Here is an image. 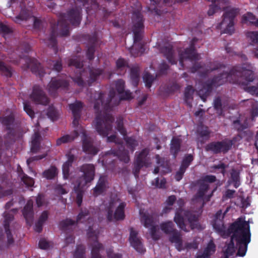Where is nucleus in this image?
<instances>
[{
  "label": "nucleus",
  "mask_w": 258,
  "mask_h": 258,
  "mask_svg": "<svg viewBox=\"0 0 258 258\" xmlns=\"http://www.w3.org/2000/svg\"><path fill=\"white\" fill-rule=\"evenodd\" d=\"M195 54V52L194 51L191 50V52H188V51H186L185 52V54H180V58H179V61L180 63L181 64L182 61L186 58H192V55Z\"/></svg>",
  "instance_id": "nucleus-26"
},
{
  "label": "nucleus",
  "mask_w": 258,
  "mask_h": 258,
  "mask_svg": "<svg viewBox=\"0 0 258 258\" xmlns=\"http://www.w3.org/2000/svg\"><path fill=\"white\" fill-rule=\"evenodd\" d=\"M241 22L243 24H253L258 26V20L251 13H247L242 17Z\"/></svg>",
  "instance_id": "nucleus-14"
},
{
  "label": "nucleus",
  "mask_w": 258,
  "mask_h": 258,
  "mask_svg": "<svg viewBox=\"0 0 258 258\" xmlns=\"http://www.w3.org/2000/svg\"><path fill=\"white\" fill-rule=\"evenodd\" d=\"M213 227L215 229H217L219 231H221L223 230V224L221 221H216L215 223L213 225Z\"/></svg>",
  "instance_id": "nucleus-35"
},
{
  "label": "nucleus",
  "mask_w": 258,
  "mask_h": 258,
  "mask_svg": "<svg viewBox=\"0 0 258 258\" xmlns=\"http://www.w3.org/2000/svg\"><path fill=\"white\" fill-rule=\"evenodd\" d=\"M125 205L117 198L111 201L108 207L107 217L109 220H118L124 218V211Z\"/></svg>",
  "instance_id": "nucleus-2"
},
{
  "label": "nucleus",
  "mask_w": 258,
  "mask_h": 258,
  "mask_svg": "<svg viewBox=\"0 0 258 258\" xmlns=\"http://www.w3.org/2000/svg\"><path fill=\"white\" fill-rule=\"evenodd\" d=\"M236 12L233 9L227 10L224 14L222 22L218 25L222 32L232 34L234 31L233 19L236 15Z\"/></svg>",
  "instance_id": "nucleus-4"
},
{
  "label": "nucleus",
  "mask_w": 258,
  "mask_h": 258,
  "mask_svg": "<svg viewBox=\"0 0 258 258\" xmlns=\"http://www.w3.org/2000/svg\"><path fill=\"white\" fill-rule=\"evenodd\" d=\"M107 256L110 258H117L119 256L114 255L112 254V252L111 250H109L107 252Z\"/></svg>",
  "instance_id": "nucleus-50"
},
{
  "label": "nucleus",
  "mask_w": 258,
  "mask_h": 258,
  "mask_svg": "<svg viewBox=\"0 0 258 258\" xmlns=\"http://www.w3.org/2000/svg\"><path fill=\"white\" fill-rule=\"evenodd\" d=\"M104 130H101L99 126L97 127V132L99 134L102 136L107 137V141L109 142L115 141V136L114 135L111 134V126L109 124H105Z\"/></svg>",
  "instance_id": "nucleus-11"
},
{
  "label": "nucleus",
  "mask_w": 258,
  "mask_h": 258,
  "mask_svg": "<svg viewBox=\"0 0 258 258\" xmlns=\"http://www.w3.org/2000/svg\"><path fill=\"white\" fill-rule=\"evenodd\" d=\"M47 115L52 120H55L57 116V113L53 107L49 108Z\"/></svg>",
  "instance_id": "nucleus-28"
},
{
  "label": "nucleus",
  "mask_w": 258,
  "mask_h": 258,
  "mask_svg": "<svg viewBox=\"0 0 258 258\" xmlns=\"http://www.w3.org/2000/svg\"><path fill=\"white\" fill-rule=\"evenodd\" d=\"M215 107L217 108L218 106V104H217L216 103H215Z\"/></svg>",
  "instance_id": "nucleus-58"
},
{
  "label": "nucleus",
  "mask_w": 258,
  "mask_h": 258,
  "mask_svg": "<svg viewBox=\"0 0 258 258\" xmlns=\"http://www.w3.org/2000/svg\"><path fill=\"white\" fill-rule=\"evenodd\" d=\"M161 230L165 233L170 232L172 230V223L170 222L162 223Z\"/></svg>",
  "instance_id": "nucleus-23"
},
{
  "label": "nucleus",
  "mask_w": 258,
  "mask_h": 258,
  "mask_svg": "<svg viewBox=\"0 0 258 258\" xmlns=\"http://www.w3.org/2000/svg\"><path fill=\"white\" fill-rule=\"evenodd\" d=\"M23 182L26 185L29 186H32L34 184L33 179L29 177H26L23 179Z\"/></svg>",
  "instance_id": "nucleus-37"
},
{
  "label": "nucleus",
  "mask_w": 258,
  "mask_h": 258,
  "mask_svg": "<svg viewBox=\"0 0 258 258\" xmlns=\"http://www.w3.org/2000/svg\"><path fill=\"white\" fill-rule=\"evenodd\" d=\"M38 139H39V135H38V134H37V133L35 134L34 136L33 137L32 140L31 150L33 151H35V148L37 146Z\"/></svg>",
  "instance_id": "nucleus-33"
},
{
  "label": "nucleus",
  "mask_w": 258,
  "mask_h": 258,
  "mask_svg": "<svg viewBox=\"0 0 258 258\" xmlns=\"http://www.w3.org/2000/svg\"><path fill=\"white\" fill-rule=\"evenodd\" d=\"M192 160V157L189 155L186 156L182 161L181 167L185 169V168L188 166L190 162Z\"/></svg>",
  "instance_id": "nucleus-31"
},
{
  "label": "nucleus",
  "mask_w": 258,
  "mask_h": 258,
  "mask_svg": "<svg viewBox=\"0 0 258 258\" xmlns=\"http://www.w3.org/2000/svg\"><path fill=\"white\" fill-rule=\"evenodd\" d=\"M53 82H51V85H53Z\"/></svg>",
  "instance_id": "nucleus-63"
},
{
  "label": "nucleus",
  "mask_w": 258,
  "mask_h": 258,
  "mask_svg": "<svg viewBox=\"0 0 258 258\" xmlns=\"http://www.w3.org/2000/svg\"><path fill=\"white\" fill-rule=\"evenodd\" d=\"M194 93V90L191 86H188L185 90L184 93L185 98L186 100L189 99L191 98L192 94Z\"/></svg>",
  "instance_id": "nucleus-29"
},
{
  "label": "nucleus",
  "mask_w": 258,
  "mask_h": 258,
  "mask_svg": "<svg viewBox=\"0 0 258 258\" xmlns=\"http://www.w3.org/2000/svg\"><path fill=\"white\" fill-rule=\"evenodd\" d=\"M141 222L146 227H150V232L153 239H157L159 236L160 229L152 225V218L148 215H144L142 217Z\"/></svg>",
  "instance_id": "nucleus-7"
},
{
  "label": "nucleus",
  "mask_w": 258,
  "mask_h": 258,
  "mask_svg": "<svg viewBox=\"0 0 258 258\" xmlns=\"http://www.w3.org/2000/svg\"><path fill=\"white\" fill-rule=\"evenodd\" d=\"M209 148L214 152H224L228 149L225 147L224 144L221 143L212 144L209 146Z\"/></svg>",
  "instance_id": "nucleus-16"
},
{
  "label": "nucleus",
  "mask_w": 258,
  "mask_h": 258,
  "mask_svg": "<svg viewBox=\"0 0 258 258\" xmlns=\"http://www.w3.org/2000/svg\"><path fill=\"white\" fill-rule=\"evenodd\" d=\"M215 177L214 176L209 175L205 176L202 181H200V189L199 192V196L201 198H204L205 191L208 188L209 182L211 183L214 181Z\"/></svg>",
  "instance_id": "nucleus-10"
},
{
  "label": "nucleus",
  "mask_w": 258,
  "mask_h": 258,
  "mask_svg": "<svg viewBox=\"0 0 258 258\" xmlns=\"http://www.w3.org/2000/svg\"><path fill=\"white\" fill-rule=\"evenodd\" d=\"M74 65L76 66V67H79V66L77 65V64H74Z\"/></svg>",
  "instance_id": "nucleus-60"
},
{
  "label": "nucleus",
  "mask_w": 258,
  "mask_h": 258,
  "mask_svg": "<svg viewBox=\"0 0 258 258\" xmlns=\"http://www.w3.org/2000/svg\"><path fill=\"white\" fill-rule=\"evenodd\" d=\"M19 17H17L16 18V22H19Z\"/></svg>",
  "instance_id": "nucleus-56"
},
{
  "label": "nucleus",
  "mask_w": 258,
  "mask_h": 258,
  "mask_svg": "<svg viewBox=\"0 0 258 258\" xmlns=\"http://www.w3.org/2000/svg\"><path fill=\"white\" fill-rule=\"evenodd\" d=\"M117 91L121 94L120 97L124 99H130L132 98V94L127 91H123L124 82L119 80L117 82Z\"/></svg>",
  "instance_id": "nucleus-13"
},
{
  "label": "nucleus",
  "mask_w": 258,
  "mask_h": 258,
  "mask_svg": "<svg viewBox=\"0 0 258 258\" xmlns=\"http://www.w3.org/2000/svg\"><path fill=\"white\" fill-rule=\"evenodd\" d=\"M43 200V197L39 196L36 199V203L38 206L41 205V201Z\"/></svg>",
  "instance_id": "nucleus-49"
},
{
  "label": "nucleus",
  "mask_w": 258,
  "mask_h": 258,
  "mask_svg": "<svg viewBox=\"0 0 258 258\" xmlns=\"http://www.w3.org/2000/svg\"><path fill=\"white\" fill-rule=\"evenodd\" d=\"M252 114L253 116H258V103H256L255 107L252 109Z\"/></svg>",
  "instance_id": "nucleus-45"
},
{
  "label": "nucleus",
  "mask_w": 258,
  "mask_h": 258,
  "mask_svg": "<svg viewBox=\"0 0 258 258\" xmlns=\"http://www.w3.org/2000/svg\"><path fill=\"white\" fill-rule=\"evenodd\" d=\"M32 99L37 103L45 104L47 103V98L39 88L34 89L31 96Z\"/></svg>",
  "instance_id": "nucleus-9"
},
{
  "label": "nucleus",
  "mask_w": 258,
  "mask_h": 258,
  "mask_svg": "<svg viewBox=\"0 0 258 258\" xmlns=\"http://www.w3.org/2000/svg\"><path fill=\"white\" fill-rule=\"evenodd\" d=\"M137 232L133 229H130V235L129 237V241L131 245L138 252H143L144 249L142 245L141 239L137 236Z\"/></svg>",
  "instance_id": "nucleus-8"
},
{
  "label": "nucleus",
  "mask_w": 258,
  "mask_h": 258,
  "mask_svg": "<svg viewBox=\"0 0 258 258\" xmlns=\"http://www.w3.org/2000/svg\"><path fill=\"white\" fill-rule=\"evenodd\" d=\"M247 37L256 51L255 55L258 58V32L251 31L247 34Z\"/></svg>",
  "instance_id": "nucleus-12"
},
{
  "label": "nucleus",
  "mask_w": 258,
  "mask_h": 258,
  "mask_svg": "<svg viewBox=\"0 0 258 258\" xmlns=\"http://www.w3.org/2000/svg\"><path fill=\"white\" fill-rule=\"evenodd\" d=\"M24 108L26 113L32 118L34 116V113L33 110L31 109L30 106L29 105L24 104Z\"/></svg>",
  "instance_id": "nucleus-34"
},
{
  "label": "nucleus",
  "mask_w": 258,
  "mask_h": 258,
  "mask_svg": "<svg viewBox=\"0 0 258 258\" xmlns=\"http://www.w3.org/2000/svg\"><path fill=\"white\" fill-rule=\"evenodd\" d=\"M184 170L185 169L181 167L180 170L176 173L175 175V178L177 181H179L181 179Z\"/></svg>",
  "instance_id": "nucleus-38"
},
{
  "label": "nucleus",
  "mask_w": 258,
  "mask_h": 258,
  "mask_svg": "<svg viewBox=\"0 0 258 258\" xmlns=\"http://www.w3.org/2000/svg\"><path fill=\"white\" fill-rule=\"evenodd\" d=\"M175 200V198L174 196H170L168 198V199L166 201V203L168 206H171L173 204V202Z\"/></svg>",
  "instance_id": "nucleus-39"
},
{
  "label": "nucleus",
  "mask_w": 258,
  "mask_h": 258,
  "mask_svg": "<svg viewBox=\"0 0 258 258\" xmlns=\"http://www.w3.org/2000/svg\"><path fill=\"white\" fill-rule=\"evenodd\" d=\"M45 155H44V156H42V157H39V158H38V159H40L43 158V157H45Z\"/></svg>",
  "instance_id": "nucleus-57"
},
{
  "label": "nucleus",
  "mask_w": 258,
  "mask_h": 258,
  "mask_svg": "<svg viewBox=\"0 0 258 258\" xmlns=\"http://www.w3.org/2000/svg\"><path fill=\"white\" fill-rule=\"evenodd\" d=\"M39 246L41 249H47L52 246V244L46 240L42 239L40 240Z\"/></svg>",
  "instance_id": "nucleus-24"
},
{
  "label": "nucleus",
  "mask_w": 258,
  "mask_h": 258,
  "mask_svg": "<svg viewBox=\"0 0 258 258\" xmlns=\"http://www.w3.org/2000/svg\"><path fill=\"white\" fill-rule=\"evenodd\" d=\"M118 130L122 135H124V130L122 127V123H119L118 125Z\"/></svg>",
  "instance_id": "nucleus-48"
},
{
  "label": "nucleus",
  "mask_w": 258,
  "mask_h": 258,
  "mask_svg": "<svg viewBox=\"0 0 258 258\" xmlns=\"http://www.w3.org/2000/svg\"><path fill=\"white\" fill-rule=\"evenodd\" d=\"M125 63L124 59L122 58L118 59L116 61V65L118 68H120L123 66Z\"/></svg>",
  "instance_id": "nucleus-42"
},
{
  "label": "nucleus",
  "mask_w": 258,
  "mask_h": 258,
  "mask_svg": "<svg viewBox=\"0 0 258 258\" xmlns=\"http://www.w3.org/2000/svg\"><path fill=\"white\" fill-rule=\"evenodd\" d=\"M30 20L33 22L35 27H37L38 26L39 20L37 19L35 17H32L30 18Z\"/></svg>",
  "instance_id": "nucleus-46"
},
{
  "label": "nucleus",
  "mask_w": 258,
  "mask_h": 258,
  "mask_svg": "<svg viewBox=\"0 0 258 258\" xmlns=\"http://www.w3.org/2000/svg\"><path fill=\"white\" fill-rule=\"evenodd\" d=\"M164 211L165 213H166L167 211H166V208H165V209H164Z\"/></svg>",
  "instance_id": "nucleus-59"
},
{
  "label": "nucleus",
  "mask_w": 258,
  "mask_h": 258,
  "mask_svg": "<svg viewBox=\"0 0 258 258\" xmlns=\"http://www.w3.org/2000/svg\"><path fill=\"white\" fill-rule=\"evenodd\" d=\"M57 173V169L54 167H52L44 172V176L47 179H51Z\"/></svg>",
  "instance_id": "nucleus-18"
},
{
  "label": "nucleus",
  "mask_w": 258,
  "mask_h": 258,
  "mask_svg": "<svg viewBox=\"0 0 258 258\" xmlns=\"http://www.w3.org/2000/svg\"><path fill=\"white\" fill-rule=\"evenodd\" d=\"M47 218V213L46 212H43L40 219H39V222L40 223H42L43 222H44V221H45Z\"/></svg>",
  "instance_id": "nucleus-43"
},
{
  "label": "nucleus",
  "mask_w": 258,
  "mask_h": 258,
  "mask_svg": "<svg viewBox=\"0 0 258 258\" xmlns=\"http://www.w3.org/2000/svg\"><path fill=\"white\" fill-rule=\"evenodd\" d=\"M82 104L80 102H76L74 104L70 105V108L72 110L74 114H76L77 112L81 108Z\"/></svg>",
  "instance_id": "nucleus-27"
},
{
  "label": "nucleus",
  "mask_w": 258,
  "mask_h": 258,
  "mask_svg": "<svg viewBox=\"0 0 258 258\" xmlns=\"http://www.w3.org/2000/svg\"><path fill=\"white\" fill-rule=\"evenodd\" d=\"M102 185H101V184L100 183L97 185V186L94 188V191L96 195L99 194L100 192H101L102 191Z\"/></svg>",
  "instance_id": "nucleus-40"
},
{
  "label": "nucleus",
  "mask_w": 258,
  "mask_h": 258,
  "mask_svg": "<svg viewBox=\"0 0 258 258\" xmlns=\"http://www.w3.org/2000/svg\"><path fill=\"white\" fill-rule=\"evenodd\" d=\"M156 162L159 165L156 168H155L154 172L155 173H158L160 172L162 174L167 172L169 171L168 168H165L162 164H160V160L159 156H156L155 157Z\"/></svg>",
  "instance_id": "nucleus-15"
},
{
  "label": "nucleus",
  "mask_w": 258,
  "mask_h": 258,
  "mask_svg": "<svg viewBox=\"0 0 258 258\" xmlns=\"http://www.w3.org/2000/svg\"><path fill=\"white\" fill-rule=\"evenodd\" d=\"M27 19V18L23 17V18H21V19Z\"/></svg>",
  "instance_id": "nucleus-62"
},
{
  "label": "nucleus",
  "mask_w": 258,
  "mask_h": 258,
  "mask_svg": "<svg viewBox=\"0 0 258 258\" xmlns=\"http://www.w3.org/2000/svg\"><path fill=\"white\" fill-rule=\"evenodd\" d=\"M183 216L188 218V222L190 224L191 229H195L198 227V217L195 215L192 216L191 214H190L189 215L188 213L185 212L182 210H180L176 213L174 217V221L175 223L177 224L180 229L185 231H188V229L184 227L185 218L183 217Z\"/></svg>",
  "instance_id": "nucleus-3"
},
{
  "label": "nucleus",
  "mask_w": 258,
  "mask_h": 258,
  "mask_svg": "<svg viewBox=\"0 0 258 258\" xmlns=\"http://www.w3.org/2000/svg\"><path fill=\"white\" fill-rule=\"evenodd\" d=\"M238 186V184L237 183V182H236L235 183H234V186L237 187V186Z\"/></svg>",
  "instance_id": "nucleus-54"
},
{
  "label": "nucleus",
  "mask_w": 258,
  "mask_h": 258,
  "mask_svg": "<svg viewBox=\"0 0 258 258\" xmlns=\"http://www.w3.org/2000/svg\"><path fill=\"white\" fill-rule=\"evenodd\" d=\"M249 222L241 217L232 225L233 234L229 243L225 245L223 249L226 258L234 255L241 257L245 255L247 244L250 241Z\"/></svg>",
  "instance_id": "nucleus-1"
},
{
  "label": "nucleus",
  "mask_w": 258,
  "mask_h": 258,
  "mask_svg": "<svg viewBox=\"0 0 258 258\" xmlns=\"http://www.w3.org/2000/svg\"><path fill=\"white\" fill-rule=\"evenodd\" d=\"M32 202L31 201H28L23 211V215L27 221H28V219L32 216Z\"/></svg>",
  "instance_id": "nucleus-17"
},
{
  "label": "nucleus",
  "mask_w": 258,
  "mask_h": 258,
  "mask_svg": "<svg viewBox=\"0 0 258 258\" xmlns=\"http://www.w3.org/2000/svg\"><path fill=\"white\" fill-rule=\"evenodd\" d=\"M165 184V180L163 179L160 180V183L159 182V179H157L156 180V185L157 187L162 188L164 186V185Z\"/></svg>",
  "instance_id": "nucleus-41"
},
{
  "label": "nucleus",
  "mask_w": 258,
  "mask_h": 258,
  "mask_svg": "<svg viewBox=\"0 0 258 258\" xmlns=\"http://www.w3.org/2000/svg\"><path fill=\"white\" fill-rule=\"evenodd\" d=\"M83 174L82 177L80 179L78 183V190L79 188L83 187L88 182L92 181L94 176V167L92 165H85L83 167Z\"/></svg>",
  "instance_id": "nucleus-5"
},
{
  "label": "nucleus",
  "mask_w": 258,
  "mask_h": 258,
  "mask_svg": "<svg viewBox=\"0 0 258 258\" xmlns=\"http://www.w3.org/2000/svg\"><path fill=\"white\" fill-rule=\"evenodd\" d=\"M54 68L55 70H56L57 71H59L61 68L60 64L57 62V64L54 66Z\"/></svg>",
  "instance_id": "nucleus-53"
},
{
  "label": "nucleus",
  "mask_w": 258,
  "mask_h": 258,
  "mask_svg": "<svg viewBox=\"0 0 258 258\" xmlns=\"http://www.w3.org/2000/svg\"><path fill=\"white\" fill-rule=\"evenodd\" d=\"M0 70L2 71L6 72L5 75L6 76H10L11 75V72L9 69L7 68L4 63L0 62Z\"/></svg>",
  "instance_id": "nucleus-36"
},
{
  "label": "nucleus",
  "mask_w": 258,
  "mask_h": 258,
  "mask_svg": "<svg viewBox=\"0 0 258 258\" xmlns=\"http://www.w3.org/2000/svg\"><path fill=\"white\" fill-rule=\"evenodd\" d=\"M75 138L74 136H70L69 135H66L63 136L62 137L58 139L57 141V144L60 145L62 143H65L67 142H71Z\"/></svg>",
  "instance_id": "nucleus-22"
},
{
  "label": "nucleus",
  "mask_w": 258,
  "mask_h": 258,
  "mask_svg": "<svg viewBox=\"0 0 258 258\" xmlns=\"http://www.w3.org/2000/svg\"><path fill=\"white\" fill-rule=\"evenodd\" d=\"M102 245L98 243H96L92 249V253L94 256H98L103 251Z\"/></svg>",
  "instance_id": "nucleus-19"
},
{
  "label": "nucleus",
  "mask_w": 258,
  "mask_h": 258,
  "mask_svg": "<svg viewBox=\"0 0 258 258\" xmlns=\"http://www.w3.org/2000/svg\"><path fill=\"white\" fill-rule=\"evenodd\" d=\"M77 203L78 205H80L82 203V199L79 195H78L77 197Z\"/></svg>",
  "instance_id": "nucleus-52"
},
{
  "label": "nucleus",
  "mask_w": 258,
  "mask_h": 258,
  "mask_svg": "<svg viewBox=\"0 0 258 258\" xmlns=\"http://www.w3.org/2000/svg\"><path fill=\"white\" fill-rule=\"evenodd\" d=\"M143 79L144 80L145 83H146V85L148 87H150L151 86V83L153 81V78L152 76L150 75H145L143 77Z\"/></svg>",
  "instance_id": "nucleus-32"
},
{
  "label": "nucleus",
  "mask_w": 258,
  "mask_h": 258,
  "mask_svg": "<svg viewBox=\"0 0 258 258\" xmlns=\"http://www.w3.org/2000/svg\"><path fill=\"white\" fill-rule=\"evenodd\" d=\"M234 191L231 190H228L225 192V196L228 198H231L233 196Z\"/></svg>",
  "instance_id": "nucleus-47"
},
{
  "label": "nucleus",
  "mask_w": 258,
  "mask_h": 258,
  "mask_svg": "<svg viewBox=\"0 0 258 258\" xmlns=\"http://www.w3.org/2000/svg\"><path fill=\"white\" fill-rule=\"evenodd\" d=\"M215 251V246L213 243H210L208 244L207 247L206 248L204 256L203 258H205V257H208L210 256L212 253H214Z\"/></svg>",
  "instance_id": "nucleus-21"
},
{
  "label": "nucleus",
  "mask_w": 258,
  "mask_h": 258,
  "mask_svg": "<svg viewBox=\"0 0 258 258\" xmlns=\"http://www.w3.org/2000/svg\"><path fill=\"white\" fill-rule=\"evenodd\" d=\"M245 79V82L243 83L244 89L252 95H258V87L248 85L249 83L253 80V74L252 71L250 70H245L243 73Z\"/></svg>",
  "instance_id": "nucleus-6"
},
{
  "label": "nucleus",
  "mask_w": 258,
  "mask_h": 258,
  "mask_svg": "<svg viewBox=\"0 0 258 258\" xmlns=\"http://www.w3.org/2000/svg\"><path fill=\"white\" fill-rule=\"evenodd\" d=\"M142 158V154H141L140 155V157H139V158H138V160L141 159Z\"/></svg>",
  "instance_id": "nucleus-55"
},
{
  "label": "nucleus",
  "mask_w": 258,
  "mask_h": 258,
  "mask_svg": "<svg viewBox=\"0 0 258 258\" xmlns=\"http://www.w3.org/2000/svg\"><path fill=\"white\" fill-rule=\"evenodd\" d=\"M180 139L179 138H173L171 143V150L172 152H175L179 148Z\"/></svg>",
  "instance_id": "nucleus-20"
},
{
  "label": "nucleus",
  "mask_w": 258,
  "mask_h": 258,
  "mask_svg": "<svg viewBox=\"0 0 258 258\" xmlns=\"http://www.w3.org/2000/svg\"><path fill=\"white\" fill-rule=\"evenodd\" d=\"M0 28H1V30L3 31L4 32H5V33H8L9 31V29L8 28V27L5 25H4V24H0Z\"/></svg>",
  "instance_id": "nucleus-44"
},
{
  "label": "nucleus",
  "mask_w": 258,
  "mask_h": 258,
  "mask_svg": "<svg viewBox=\"0 0 258 258\" xmlns=\"http://www.w3.org/2000/svg\"><path fill=\"white\" fill-rule=\"evenodd\" d=\"M85 253V248L83 246H79L75 252V255L76 257H82Z\"/></svg>",
  "instance_id": "nucleus-30"
},
{
  "label": "nucleus",
  "mask_w": 258,
  "mask_h": 258,
  "mask_svg": "<svg viewBox=\"0 0 258 258\" xmlns=\"http://www.w3.org/2000/svg\"><path fill=\"white\" fill-rule=\"evenodd\" d=\"M71 165V161L69 160L66 162L62 166V171L63 177L64 178H67L69 175V166Z\"/></svg>",
  "instance_id": "nucleus-25"
},
{
  "label": "nucleus",
  "mask_w": 258,
  "mask_h": 258,
  "mask_svg": "<svg viewBox=\"0 0 258 258\" xmlns=\"http://www.w3.org/2000/svg\"><path fill=\"white\" fill-rule=\"evenodd\" d=\"M66 191H62V192H61V194H64V193H66Z\"/></svg>",
  "instance_id": "nucleus-61"
},
{
  "label": "nucleus",
  "mask_w": 258,
  "mask_h": 258,
  "mask_svg": "<svg viewBox=\"0 0 258 258\" xmlns=\"http://www.w3.org/2000/svg\"><path fill=\"white\" fill-rule=\"evenodd\" d=\"M53 87H54V88H56V87H57L56 86H54V85Z\"/></svg>",
  "instance_id": "nucleus-64"
},
{
  "label": "nucleus",
  "mask_w": 258,
  "mask_h": 258,
  "mask_svg": "<svg viewBox=\"0 0 258 258\" xmlns=\"http://www.w3.org/2000/svg\"><path fill=\"white\" fill-rule=\"evenodd\" d=\"M179 238L177 236L170 238V240L172 242H177L179 241Z\"/></svg>",
  "instance_id": "nucleus-51"
}]
</instances>
